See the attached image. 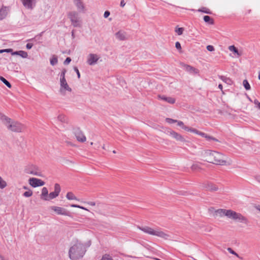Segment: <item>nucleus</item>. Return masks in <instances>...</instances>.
I'll list each match as a JSON object with an SVG mask.
<instances>
[{"instance_id": "obj_50", "label": "nucleus", "mask_w": 260, "mask_h": 260, "mask_svg": "<svg viewBox=\"0 0 260 260\" xmlns=\"http://www.w3.org/2000/svg\"><path fill=\"white\" fill-rule=\"evenodd\" d=\"M33 46V44L31 43H27L26 45V47L27 49H30Z\"/></svg>"}, {"instance_id": "obj_4", "label": "nucleus", "mask_w": 260, "mask_h": 260, "mask_svg": "<svg viewBox=\"0 0 260 260\" xmlns=\"http://www.w3.org/2000/svg\"><path fill=\"white\" fill-rule=\"evenodd\" d=\"M86 252L84 245L79 242H77L72 246L69 251V257L72 260H77L83 256Z\"/></svg>"}, {"instance_id": "obj_58", "label": "nucleus", "mask_w": 260, "mask_h": 260, "mask_svg": "<svg viewBox=\"0 0 260 260\" xmlns=\"http://www.w3.org/2000/svg\"><path fill=\"white\" fill-rule=\"evenodd\" d=\"M66 72H67V70L65 69H63L61 71V73L66 75Z\"/></svg>"}, {"instance_id": "obj_2", "label": "nucleus", "mask_w": 260, "mask_h": 260, "mask_svg": "<svg viewBox=\"0 0 260 260\" xmlns=\"http://www.w3.org/2000/svg\"><path fill=\"white\" fill-rule=\"evenodd\" d=\"M205 160L217 165H224L226 161L224 160V155L217 151L210 150H205L203 154Z\"/></svg>"}, {"instance_id": "obj_27", "label": "nucleus", "mask_w": 260, "mask_h": 260, "mask_svg": "<svg viewBox=\"0 0 260 260\" xmlns=\"http://www.w3.org/2000/svg\"><path fill=\"white\" fill-rule=\"evenodd\" d=\"M58 62V59H57V57L55 55H53L52 57V58L50 59V64L52 65V66H55V64H56Z\"/></svg>"}, {"instance_id": "obj_32", "label": "nucleus", "mask_w": 260, "mask_h": 260, "mask_svg": "<svg viewBox=\"0 0 260 260\" xmlns=\"http://www.w3.org/2000/svg\"><path fill=\"white\" fill-rule=\"evenodd\" d=\"M7 186L6 182L0 176V188L3 189Z\"/></svg>"}, {"instance_id": "obj_5", "label": "nucleus", "mask_w": 260, "mask_h": 260, "mask_svg": "<svg viewBox=\"0 0 260 260\" xmlns=\"http://www.w3.org/2000/svg\"><path fill=\"white\" fill-rule=\"evenodd\" d=\"M138 229L148 235L155 236L165 239H167L170 236L168 234L159 230L158 229H153L148 226H138Z\"/></svg>"}, {"instance_id": "obj_40", "label": "nucleus", "mask_w": 260, "mask_h": 260, "mask_svg": "<svg viewBox=\"0 0 260 260\" xmlns=\"http://www.w3.org/2000/svg\"><path fill=\"white\" fill-rule=\"evenodd\" d=\"M183 30H184L183 28L178 27L176 29L175 31L178 35H181L183 34Z\"/></svg>"}, {"instance_id": "obj_13", "label": "nucleus", "mask_w": 260, "mask_h": 260, "mask_svg": "<svg viewBox=\"0 0 260 260\" xmlns=\"http://www.w3.org/2000/svg\"><path fill=\"white\" fill-rule=\"evenodd\" d=\"M99 58L100 57L97 54L90 53L88 56L87 62L90 66L94 65L96 63Z\"/></svg>"}, {"instance_id": "obj_31", "label": "nucleus", "mask_w": 260, "mask_h": 260, "mask_svg": "<svg viewBox=\"0 0 260 260\" xmlns=\"http://www.w3.org/2000/svg\"><path fill=\"white\" fill-rule=\"evenodd\" d=\"M57 119L59 121L62 122H67V117L64 115H62V114H60L59 115H58V116L57 117Z\"/></svg>"}, {"instance_id": "obj_56", "label": "nucleus", "mask_w": 260, "mask_h": 260, "mask_svg": "<svg viewBox=\"0 0 260 260\" xmlns=\"http://www.w3.org/2000/svg\"><path fill=\"white\" fill-rule=\"evenodd\" d=\"M11 52V54L12 55H19V51H15V52Z\"/></svg>"}, {"instance_id": "obj_35", "label": "nucleus", "mask_w": 260, "mask_h": 260, "mask_svg": "<svg viewBox=\"0 0 260 260\" xmlns=\"http://www.w3.org/2000/svg\"><path fill=\"white\" fill-rule=\"evenodd\" d=\"M19 55L21 56L22 58H26L28 56L27 53L24 51L20 50L19 51Z\"/></svg>"}, {"instance_id": "obj_45", "label": "nucleus", "mask_w": 260, "mask_h": 260, "mask_svg": "<svg viewBox=\"0 0 260 260\" xmlns=\"http://www.w3.org/2000/svg\"><path fill=\"white\" fill-rule=\"evenodd\" d=\"M12 52V49H2L0 50V53H3V52Z\"/></svg>"}, {"instance_id": "obj_14", "label": "nucleus", "mask_w": 260, "mask_h": 260, "mask_svg": "<svg viewBox=\"0 0 260 260\" xmlns=\"http://www.w3.org/2000/svg\"><path fill=\"white\" fill-rule=\"evenodd\" d=\"M37 0H21L24 7L28 9H32L36 5Z\"/></svg>"}, {"instance_id": "obj_36", "label": "nucleus", "mask_w": 260, "mask_h": 260, "mask_svg": "<svg viewBox=\"0 0 260 260\" xmlns=\"http://www.w3.org/2000/svg\"><path fill=\"white\" fill-rule=\"evenodd\" d=\"M207 140L208 141H211V140H213L214 141H216V142H217L218 141V140L214 138V137H213L212 136H209L207 134L205 136V137Z\"/></svg>"}, {"instance_id": "obj_8", "label": "nucleus", "mask_w": 260, "mask_h": 260, "mask_svg": "<svg viewBox=\"0 0 260 260\" xmlns=\"http://www.w3.org/2000/svg\"><path fill=\"white\" fill-rule=\"evenodd\" d=\"M73 134L78 141L84 142L86 141L85 136L79 128H74L73 129Z\"/></svg>"}, {"instance_id": "obj_18", "label": "nucleus", "mask_w": 260, "mask_h": 260, "mask_svg": "<svg viewBox=\"0 0 260 260\" xmlns=\"http://www.w3.org/2000/svg\"><path fill=\"white\" fill-rule=\"evenodd\" d=\"M41 199L44 201H49V199L48 198V190L45 187H44L42 189Z\"/></svg>"}, {"instance_id": "obj_26", "label": "nucleus", "mask_w": 260, "mask_h": 260, "mask_svg": "<svg viewBox=\"0 0 260 260\" xmlns=\"http://www.w3.org/2000/svg\"><path fill=\"white\" fill-rule=\"evenodd\" d=\"M66 198L69 200H78L77 197L74 194V193L72 192H69L67 193L66 195Z\"/></svg>"}, {"instance_id": "obj_19", "label": "nucleus", "mask_w": 260, "mask_h": 260, "mask_svg": "<svg viewBox=\"0 0 260 260\" xmlns=\"http://www.w3.org/2000/svg\"><path fill=\"white\" fill-rule=\"evenodd\" d=\"M204 187L207 190L209 191H216L218 189V187H216L214 184L211 183H208L205 184Z\"/></svg>"}, {"instance_id": "obj_63", "label": "nucleus", "mask_w": 260, "mask_h": 260, "mask_svg": "<svg viewBox=\"0 0 260 260\" xmlns=\"http://www.w3.org/2000/svg\"><path fill=\"white\" fill-rule=\"evenodd\" d=\"M257 180L259 182H260V176L257 177Z\"/></svg>"}, {"instance_id": "obj_9", "label": "nucleus", "mask_w": 260, "mask_h": 260, "mask_svg": "<svg viewBox=\"0 0 260 260\" xmlns=\"http://www.w3.org/2000/svg\"><path fill=\"white\" fill-rule=\"evenodd\" d=\"M60 86L59 91L62 94H65L66 90L72 91V89L69 87L66 79H60Z\"/></svg>"}, {"instance_id": "obj_7", "label": "nucleus", "mask_w": 260, "mask_h": 260, "mask_svg": "<svg viewBox=\"0 0 260 260\" xmlns=\"http://www.w3.org/2000/svg\"><path fill=\"white\" fill-rule=\"evenodd\" d=\"M25 172L37 176L42 177L43 176L40 168L36 165H31L25 169Z\"/></svg>"}, {"instance_id": "obj_20", "label": "nucleus", "mask_w": 260, "mask_h": 260, "mask_svg": "<svg viewBox=\"0 0 260 260\" xmlns=\"http://www.w3.org/2000/svg\"><path fill=\"white\" fill-rule=\"evenodd\" d=\"M75 5L80 11H83L84 10V6L81 0H74Z\"/></svg>"}, {"instance_id": "obj_47", "label": "nucleus", "mask_w": 260, "mask_h": 260, "mask_svg": "<svg viewBox=\"0 0 260 260\" xmlns=\"http://www.w3.org/2000/svg\"><path fill=\"white\" fill-rule=\"evenodd\" d=\"M175 47L177 48V49L180 50H181V46L180 43L179 42H177L175 43Z\"/></svg>"}, {"instance_id": "obj_16", "label": "nucleus", "mask_w": 260, "mask_h": 260, "mask_svg": "<svg viewBox=\"0 0 260 260\" xmlns=\"http://www.w3.org/2000/svg\"><path fill=\"white\" fill-rule=\"evenodd\" d=\"M158 98L161 100H163L169 104H174L175 103L176 100L175 98L170 97V96H166L165 95H158Z\"/></svg>"}, {"instance_id": "obj_24", "label": "nucleus", "mask_w": 260, "mask_h": 260, "mask_svg": "<svg viewBox=\"0 0 260 260\" xmlns=\"http://www.w3.org/2000/svg\"><path fill=\"white\" fill-rule=\"evenodd\" d=\"M200 164H201L200 162H197V163L193 164L191 167V170L193 171H200L201 170V168L200 167Z\"/></svg>"}, {"instance_id": "obj_12", "label": "nucleus", "mask_w": 260, "mask_h": 260, "mask_svg": "<svg viewBox=\"0 0 260 260\" xmlns=\"http://www.w3.org/2000/svg\"><path fill=\"white\" fill-rule=\"evenodd\" d=\"M61 189L59 184L55 183L54 185V191L50 192L48 194V198L50 200L55 199L58 196L59 192H60Z\"/></svg>"}, {"instance_id": "obj_57", "label": "nucleus", "mask_w": 260, "mask_h": 260, "mask_svg": "<svg viewBox=\"0 0 260 260\" xmlns=\"http://www.w3.org/2000/svg\"><path fill=\"white\" fill-rule=\"evenodd\" d=\"M0 258L1 260H8L7 259H5L4 258V257L3 256H2L1 254H0Z\"/></svg>"}, {"instance_id": "obj_43", "label": "nucleus", "mask_w": 260, "mask_h": 260, "mask_svg": "<svg viewBox=\"0 0 260 260\" xmlns=\"http://www.w3.org/2000/svg\"><path fill=\"white\" fill-rule=\"evenodd\" d=\"M177 123V125L179 126H181L183 129H184L185 130V128L184 127H187L188 126H186L185 125H184L183 122L182 121H178L177 120V122H176Z\"/></svg>"}, {"instance_id": "obj_61", "label": "nucleus", "mask_w": 260, "mask_h": 260, "mask_svg": "<svg viewBox=\"0 0 260 260\" xmlns=\"http://www.w3.org/2000/svg\"><path fill=\"white\" fill-rule=\"evenodd\" d=\"M255 208H256L257 210H258V211H260V205L256 206L255 207Z\"/></svg>"}, {"instance_id": "obj_3", "label": "nucleus", "mask_w": 260, "mask_h": 260, "mask_svg": "<svg viewBox=\"0 0 260 260\" xmlns=\"http://www.w3.org/2000/svg\"><path fill=\"white\" fill-rule=\"evenodd\" d=\"M0 120L7 126V128L12 132L20 133L24 128V126L20 123L13 121L4 114L0 113Z\"/></svg>"}, {"instance_id": "obj_59", "label": "nucleus", "mask_w": 260, "mask_h": 260, "mask_svg": "<svg viewBox=\"0 0 260 260\" xmlns=\"http://www.w3.org/2000/svg\"><path fill=\"white\" fill-rule=\"evenodd\" d=\"M38 37V36H36L34 38L28 40L27 41H33L34 40H36Z\"/></svg>"}, {"instance_id": "obj_46", "label": "nucleus", "mask_w": 260, "mask_h": 260, "mask_svg": "<svg viewBox=\"0 0 260 260\" xmlns=\"http://www.w3.org/2000/svg\"><path fill=\"white\" fill-rule=\"evenodd\" d=\"M74 70L76 72V73H77V76H78V78L79 79L80 78V72H79V71L78 68L76 67H74Z\"/></svg>"}, {"instance_id": "obj_44", "label": "nucleus", "mask_w": 260, "mask_h": 260, "mask_svg": "<svg viewBox=\"0 0 260 260\" xmlns=\"http://www.w3.org/2000/svg\"><path fill=\"white\" fill-rule=\"evenodd\" d=\"M71 61V58L69 57H68L64 61L63 64L65 65H67L69 63H70Z\"/></svg>"}, {"instance_id": "obj_52", "label": "nucleus", "mask_w": 260, "mask_h": 260, "mask_svg": "<svg viewBox=\"0 0 260 260\" xmlns=\"http://www.w3.org/2000/svg\"><path fill=\"white\" fill-rule=\"evenodd\" d=\"M254 103L255 105L257 106V107L260 109V103L257 100H255Z\"/></svg>"}, {"instance_id": "obj_60", "label": "nucleus", "mask_w": 260, "mask_h": 260, "mask_svg": "<svg viewBox=\"0 0 260 260\" xmlns=\"http://www.w3.org/2000/svg\"><path fill=\"white\" fill-rule=\"evenodd\" d=\"M218 88H219L220 90H222V84H219L218 85Z\"/></svg>"}, {"instance_id": "obj_17", "label": "nucleus", "mask_w": 260, "mask_h": 260, "mask_svg": "<svg viewBox=\"0 0 260 260\" xmlns=\"http://www.w3.org/2000/svg\"><path fill=\"white\" fill-rule=\"evenodd\" d=\"M116 39L120 41L126 40V32L122 30H119L115 34Z\"/></svg>"}, {"instance_id": "obj_11", "label": "nucleus", "mask_w": 260, "mask_h": 260, "mask_svg": "<svg viewBox=\"0 0 260 260\" xmlns=\"http://www.w3.org/2000/svg\"><path fill=\"white\" fill-rule=\"evenodd\" d=\"M28 181L29 184L33 187L42 186L45 184L44 181L36 178H30Z\"/></svg>"}, {"instance_id": "obj_1", "label": "nucleus", "mask_w": 260, "mask_h": 260, "mask_svg": "<svg viewBox=\"0 0 260 260\" xmlns=\"http://www.w3.org/2000/svg\"><path fill=\"white\" fill-rule=\"evenodd\" d=\"M215 215L220 217L226 216L235 221L244 223L246 224H248L249 223V221L246 217L242 215L241 213H237L232 210L219 209L215 211Z\"/></svg>"}, {"instance_id": "obj_53", "label": "nucleus", "mask_w": 260, "mask_h": 260, "mask_svg": "<svg viewBox=\"0 0 260 260\" xmlns=\"http://www.w3.org/2000/svg\"><path fill=\"white\" fill-rule=\"evenodd\" d=\"M86 203L90 206H94L95 205V203L94 202H87Z\"/></svg>"}, {"instance_id": "obj_37", "label": "nucleus", "mask_w": 260, "mask_h": 260, "mask_svg": "<svg viewBox=\"0 0 260 260\" xmlns=\"http://www.w3.org/2000/svg\"><path fill=\"white\" fill-rule=\"evenodd\" d=\"M70 206L72 207L78 208L82 209L84 210L88 211V210L87 208H85L84 207L78 205L71 204L70 205Z\"/></svg>"}, {"instance_id": "obj_25", "label": "nucleus", "mask_w": 260, "mask_h": 260, "mask_svg": "<svg viewBox=\"0 0 260 260\" xmlns=\"http://www.w3.org/2000/svg\"><path fill=\"white\" fill-rule=\"evenodd\" d=\"M230 51L233 52L234 53L237 54L238 56H241V53H239L238 49L234 46L231 45L229 47Z\"/></svg>"}, {"instance_id": "obj_51", "label": "nucleus", "mask_w": 260, "mask_h": 260, "mask_svg": "<svg viewBox=\"0 0 260 260\" xmlns=\"http://www.w3.org/2000/svg\"><path fill=\"white\" fill-rule=\"evenodd\" d=\"M198 135H200V136H202V137H203L204 138H205L206 134H205V133H204L203 132L199 131Z\"/></svg>"}, {"instance_id": "obj_39", "label": "nucleus", "mask_w": 260, "mask_h": 260, "mask_svg": "<svg viewBox=\"0 0 260 260\" xmlns=\"http://www.w3.org/2000/svg\"><path fill=\"white\" fill-rule=\"evenodd\" d=\"M228 251L231 253V254H234V255H235L236 256H237L238 257H239L240 258H242L241 257H240V256L238 255V253H237L235 251H234L231 248H228L227 249Z\"/></svg>"}, {"instance_id": "obj_23", "label": "nucleus", "mask_w": 260, "mask_h": 260, "mask_svg": "<svg viewBox=\"0 0 260 260\" xmlns=\"http://www.w3.org/2000/svg\"><path fill=\"white\" fill-rule=\"evenodd\" d=\"M204 21L209 24H214V20L209 16L205 15L203 17Z\"/></svg>"}, {"instance_id": "obj_22", "label": "nucleus", "mask_w": 260, "mask_h": 260, "mask_svg": "<svg viewBox=\"0 0 260 260\" xmlns=\"http://www.w3.org/2000/svg\"><path fill=\"white\" fill-rule=\"evenodd\" d=\"M185 70L190 73L197 74L198 72V70L197 69L189 65L185 66Z\"/></svg>"}, {"instance_id": "obj_55", "label": "nucleus", "mask_w": 260, "mask_h": 260, "mask_svg": "<svg viewBox=\"0 0 260 260\" xmlns=\"http://www.w3.org/2000/svg\"><path fill=\"white\" fill-rule=\"evenodd\" d=\"M60 79H66L65 74L61 73L60 74Z\"/></svg>"}, {"instance_id": "obj_42", "label": "nucleus", "mask_w": 260, "mask_h": 260, "mask_svg": "<svg viewBox=\"0 0 260 260\" xmlns=\"http://www.w3.org/2000/svg\"><path fill=\"white\" fill-rule=\"evenodd\" d=\"M166 121L168 123H170V124L171 123H176V122H177V120H175V119H172V118H166Z\"/></svg>"}, {"instance_id": "obj_28", "label": "nucleus", "mask_w": 260, "mask_h": 260, "mask_svg": "<svg viewBox=\"0 0 260 260\" xmlns=\"http://www.w3.org/2000/svg\"><path fill=\"white\" fill-rule=\"evenodd\" d=\"M0 80L3 82L8 87L11 88V83L7 81L4 77L2 76H0Z\"/></svg>"}, {"instance_id": "obj_54", "label": "nucleus", "mask_w": 260, "mask_h": 260, "mask_svg": "<svg viewBox=\"0 0 260 260\" xmlns=\"http://www.w3.org/2000/svg\"><path fill=\"white\" fill-rule=\"evenodd\" d=\"M120 5L122 7H123L125 5V3L124 2V0L121 1Z\"/></svg>"}, {"instance_id": "obj_10", "label": "nucleus", "mask_w": 260, "mask_h": 260, "mask_svg": "<svg viewBox=\"0 0 260 260\" xmlns=\"http://www.w3.org/2000/svg\"><path fill=\"white\" fill-rule=\"evenodd\" d=\"M50 208L55 211L58 215L70 216V212L65 208L57 206H51Z\"/></svg>"}, {"instance_id": "obj_6", "label": "nucleus", "mask_w": 260, "mask_h": 260, "mask_svg": "<svg viewBox=\"0 0 260 260\" xmlns=\"http://www.w3.org/2000/svg\"><path fill=\"white\" fill-rule=\"evenodd\" d=\"M68 16L70 19L72 24L74 27H77L81 26V20L77 12H70L68 14Z\"/></svg>"}, {"instance_id": "obj_62", "label": "nucleus", "mask_w": 260, "mask_h": 260, "mask_svg": "<svg viewBox=\"0 0 260 260\" xmlns=\"http://www.w3.org/2000/svg\"><path fill=\"white\" fill-rule=\"evenodd\" d=\"M72 37L73 38H75V35H74V30H72Z\"/></svg>"}, {"instance_id": "obj_49", "label": "nucleus", "mask_w": 260, "mask_h": 260, "mask_svg": "<svg viewBox=\"0 0 260 260\" xmlns=\"http://www.w3.org/2000/svg\"><path fill=\"white\" fill-rule=\"evenodd\" d=\"M110 13L109 11H106L104 14V16L105 18H107L110 15Z\"/></svg>"}, {"instance_id": "obj_48", "label": "nucleus", "mask_w": 260, "mask_h": 260, "mask_svg": "<svg viewBox=\"0 0 260 260\" xmlns=\"http://www.w3.org/2000/svg\"><path fill=\"white\" fill-rule=\"evenodd\" d=\"M207 49L209 51H213L214 50V48L213 46L212 45H208L207 46Z\"/></svg>"}, {"instance_id": "obj_15", "label": "nucleus", "mask_w": 260, "mask_h": 260, "mask_svg": "<svg viewBox=\"0 0 260 260\" xmlns=\"http://www.w3.org/2000/svg\"><path fill=\"white\" fill-rule=\"evenodd\" d=\"M169 135L171 136L172 138H174L177 141H179L181 142L185 141V139L184 138L179 134L176 133L174 131H168Z\"/></svg>"}, {"instance_id": "obj_38", "label": "nucleus", "mask_w": 260, "mask_h": 260, "mask_svg": "<svg viewBox=\"0 0 260 260\" xmlns=\"http://www.w3.org/2000/svg\"><path fill=\"white\" fill-rule=\"evenodd\" d=\"M32 194V191L30 190L26 191L24 192L23 194V196L25 197H31Z\"/></svg>"}, {"instance_id": "obj_33", "label": "nucleus", "mask_w": 260, "mask_h": 260, "mask_svg": "<svg viewBox=\"0 0 260 260\" xmlns=\"http://www.w3.org/2000/svg\"><path fill=\"white\" fill-rule=\"evenodd\" d=\"M198 11L199 12H202L206 14H211L210 10L209 9L205 7H203L201 9H199Z\"/></svg>"}, {"instance_id": "obj_21", "label": "nucleus", "mask_w": 260, "mask_h": 260, "mask_svg": "<svg viewBox=\"0 0 260 260\" xmlns=\"http://www.w3.org/2000/svg\"><path fill=\"white\" fill-rule=\"evenodd\" d=\"M218 78L225 83L231 85L233 83L232 80L229 77L224 76L218 75Z\"/></svg>"}, {"instance_id": "obj_41", "label": "nucleus", "mask_w": 260, "mask_h": 260, "mask_svg": "<svg viewBox=\"0 0 260 260\" xmlns=\"http://www.w3.org/2000/svg\"><path fill=\"white\" fill-rule=\"evenodd\" d=\"M100 260H113L110 255L105 254L103 256L102 258Z\"/></svg>"}, {"instance_id": "obj_64", "label": "nucleus", "mask_w": 260, "mask_h": 260, "mask_svg": "<svg viewBox=\"0 0 260 260\" xmlns=\"http://www.w3.org/2000/svg\"><path fill=\"white\" fill-rule=\"evenodd\" d=\"M258 78L260 80V73L258 74Z\"/></svg>"}, {"instance_id": "obj_30", "label": "nucleus", "mask_w": 260, "mask_h": 260, "mask_svg": "<svg viewBox=\"0 0 260 260\" xmlns=\"http://www.w3.org/2000/svg\"><path fill=\"white\" fill-rule=\"evenodd\" d=\"M243 85L246 90H249L250 89V85L246 79L243 80Z\"/></svg>"}, {"instance_id": "obj_34", "label": "nucleus", "mask_w": 260, "mask_h": 260, "mask_svg": "<svg viewBox=\"0 0 260 260\" xmlns=\"http://www.w3.org/2000/svg\"><path fill=\"white\" fill-rule=\"evenodd\" d=\"M185 128V130L186 131H188V132H192L193 133H195L196 134H198V133L199 132V131L197 130V129H195V128H190L189 127H184Z\"/></svg>"}, {"instance_id": "obj_29", "label": "nucleus", "mask_w": 260, "mask_h": 260, "mask_svg": "<svg viewBox=\"0 0 260 260\" xmlns=\"http://www.w3.org/2000/svg\"><path fill=\"white\" fill-rule=\"evenodd\" d=\"M7 15V12L6 10H0V20L4 19Z\"/></svg>"}]
</instances>
